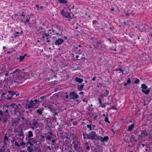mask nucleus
I'll return each mask as SVG.
<instances>
[{
    "label": "nucleus",
    "instance_id": "1",
    "mask_svg": "<svg viewBox=\"0 0 152 152\" xmlns=\"http://www.w3.org/2000/svg\"><path fill=\"white\" fill-rule=\"evenodd\" d=\"M18 19L25 25L30 26L31 23L30 22V16L29 15L24 14V12H23L21 14L18 16Z\"/></svg>",
    "mask_w": 152,
    "mask_h": 152
},
{
    "label": "nucleus",
    "instance_id": "2",
    "mask_svg": "<svg viewBox=\"0 0 152 152\" xmlns=\"http://www.w3.org/2000/svg\"><path fill=\"white\" fill-rule=\"evenodd\" d=\"M101 42H93L89 46V48L92 49H95L96 50H101V52L99 53L100 55H104V51L102 50L103 48Z\"/></svg>",
    "mask_w": 152,
    "mask_h": 152
},
{
    "label": "nucleus",
    "instance_id": "3",
    "mask_svg": "<svg viewBox=\"0 0 152 152\" xmlns=\"http://www.w3.org/2000/svg\"><path fill=\"white\" fill-rule=\"evenodd\" d=\"M77 138L75 137L73 139L72 143L73 145L74 149L77 152H82V147H80L81 143L77 139Z\"/></svg>",
    "mask_w": 152,
    "mask_h": 152
},
{
    "label": "nucleus",
    "instance_id": "4",
    "mask_svg": "<svg viewBox=\"0 0 152 152\" xmlns=\"http://www.w3.org/2000/svg\"><path fill=\"white\" fill-rule=\"evenodd\" d=\"M51 34V32H48V33H46L45 32L41 34L42 37H41V39L43 41L47 43H49L50 42V34Z\"/></svg>",
    "mask_w": 152,
    "mask_h": 152
},
{
    "label": "nucleus",
    "instance_id": "5",
    "mask_svg": "<svg viewBox=\"0 0 152 152\" xmlns=\"http://www.w3.org/2000/svg\"><path fill=\"white\" fill-rule=\"evenodd\" d=\"M86 136H87L88 139L95 140H96L97 134L95 131H93L89 132L88 134H86Z\"/></svg>",
    "mask_w": 152,
    "mask_h": 152
},
{
    "label": "nucleus",
    "instance_id": "6",
    "mask_svg": "<svg viewBox=\"0 0 152 152\" xmlns=\"http://www.w3.org/2000/svg\"><path fill=\"white\" fill-rule=\"evenodd\" d=\"M17 135L18 136V137H16L17 140L23 141L25 135L22 129L21 128L20 130L17 131Z\"/></svg>",
    "mask_w": 152,
    "mask_h": 152
},
{
    "label": "nucleus",
    "instance_id": "7",
    "mask_svg": "<svg viewBox=\"0 0 152 152\" xmlns=\"http://www.w3.org/2000/svg\"><path fill=\"white\" fill-rule=\"evenodd\" d=\"M152 30V26L151 24H145L144 27L140 29L141 32L146 33Z\"/></svg>",
    "mask_w": 152,
    "mask_h": 152
},
{
    "label": "nucleus",
    "instance_id": "8",
    "mask_svg": "<svg viewBox=\"0 0 152 152\" xmlns=\"http://www.w3.org/2000/svg\"><path fill=\"white\" fill-rule=\"evenodd\" d=\"M60 13L61 15L64 18H68V20L70 21L71 20L72 18L70 14L67 11H65L64 9H62L60 11Z\"/></svg>",
    "mask_w": 152,
    "mask_h": 152
},
{
    "label": "nucleus",
    "instance_id": "9",
    "mask_svg": "<svg viewBox=\"0 0 152 152\" xmlns=\"http://www.w3.org/2000/svg\"><path fill=\"white\" fill-rule=\"evenodd\" d=\"M39 124L37 121L34 119L32 123L30 124V127L33 130H34L39 128Z\"/></svg>",
    "mask_w": 152,
    "mask_h": 152
},
{
    "label": "nucleus",
    "instance_id": "10",
    "mask_svg": "<svg viewBox=\"0 0 152 152\" xmlns=\"http://www.w3.org/2000/svg\"><path fill=\"white\" fill-rule=\"evenodd\" d=\"M74 50L77 54H81L82 52V45H76L74 46Z\"/></svg>",
    "mask_w": 152,
    "mask_h": 152
},
{
    "label": "nucleus",
    "instance_id": "11",
    "mask_svg": "<svg viewBox=\"0 0 152 152\" xmlns=\"http://www.w3.org/2000/svg\"><path fill=\"white\" fill-rule=\"evenodd\" d=\"M70 99H78L79 96L75 91H72L70 92L69 94Z\"/></svg>",
    "mask_w": 152,
    "mask_h": 152
},
{
    "label": "nucleus",
    "instance_id": "12",
    "mask_svg": "<svg viewBox=\"0 0 152 152\" xmlns=\"http://www.w3.org/2000/svg\"><path fill=\"white\" fill-rule=\"evenodd\" d=\"M4 114V117H1L3 123H5L8 120V118L9 115V113L8 110H6L4 112H3Z\"/></svg>",
    "mask_w": 152,
    "mask_h": 152
},
{
    "label": "nucleus",
    "instance_id": "13",
    "mask_svg": "<svg viewBox=\"0 0 152 152\" xmlns=\"http://www.w3.org/2000/svg\"><path fill=\"white\" fill-rule=\"evenodd\" d=\"M21 77L17 76L16 78L13 79L12 83L15 85H18L21 84L22 82L21 80Z\"/></svg>",
    "mask_w": 152,
    "mask_h": 152
},
{
    "label": "nucleus",
    "instance_id": "14",
    "mask_svg": "<svg viewBox=\"0 0 152 152\" xmlns=\"http://www.w3.org/2000/svg\"><path fill=\"white\" fill-rule=\"evenodd\" d=\"M48 108L50 109V112L53 113L52 118H54L56 115H57L59 113L58 110L56 109H54L51 107H49Z\"/></svg>",
    "mask_w": 152,
    "mask_h": 152
},
{
    "label": "nucleus",
    "instance_id": "15",
    "mask_svg": "<svg viewBox=\"0 0 152 152\" xmlns=\"http://www.w3.org/2000/svg\"><path fill=\"white\" fill-rule=\"evenodd\" d=\"M35 105V104L33 103V100L31 99L30 102L26 105V106L25 107V108L26 110L28 109L30 110L29 109L30 108L33 107Z\"/></svg>",
    "mask_w": 152,
    "mask_h": 152
},
{
    "label": "nucleus",
    "instance_id": "16",
    "mask_svg": "<svg viewBox=\"0 0 152 152\" xmlns=\"http://www.w3.org/2000/svg\"><path fill=\"white\" fill-rule=\"evenodd\" d=\"M23 34V31L22 30L21 31H20V32H19L18 31H15L13 35L14 37L15 38H16L17 37H18L20 36H22Z\"/></svg>",
    "mask_w": 152,
    "mask_h": 152
},
{
    "label": "nucleus",
    "instance_id": "17",
    "mask_svg": "<svg viewBox=\"0 0 152 152\" xmlns=\"http://www.w3.org/2000/svg\"><path fill=\"white\" fill-rule=\"evenodd\" d=\"M64 40L62 39L58 38L56 40L54 44L56 45H59L63 43Z\"/></svg>",
    "mask_w": 152,
    "mask_h": 152
},
{
    "label": "nucleus",
    "instance_id": "18",
    "mask_svg": "<svg viewBox=\"0 0 152 152\" xmlns=\"http://www.w3.org/2000/svg\"><path fill=\"white\" fill-rule=\"evenodd\" d=\"M98 101L99 104H100L99 107H101L102 108H105L106 107L105 104L102 103V99L101 98L99 97L98 98Z\"/></svg>",
    "mask_w": 152,
    "mask_h": 152
},
{
    "label": "nucleus",
    "instance_id": "19",
    "mask_svg": "<svg viewBox=\"0 0 152 152\" xmlns=\"http://www.w3.org/2000/svg\"><path fill=\"white\" fill-rule=\"evenodd\" d=\"M9 139L7 136V135L5 134L4 135V139L3 140L4 145H7V142H8L9 143H10V142L8 140Z\"/></svg>",
    "mask_w": 152,
    "mask_h": 152
},
{
    "label": "nucleus",
    "instance_id": "20",
    "mask_svg": "<svg viewBox=\"0 0 152 152\" xmlns=\"http://www.w3.org/2000/svg\"><path fill=\"white\" fill-rule=\"evenodd\" d=\"M142 134L145 137L147 136L150 133V132L146 129L143 130L141 131Z\"/></svg>",
    "mask_w": 152,
    "mask_h": 152
},
{
    "label": "nucleus",
    "instance_id": "21",
    "mask_svg": "<svg viewBox=\"0 0 152 152\" xmlns=\"http://www.w3.org/2000/svg\"><path fill=\"white\" fill-rule=\"evenodd\" d=\"M135 124L134 123L128 126L127 131L129 132L132 131L133 129L135 128Z\"/></svg>",
    "mask_w": 152,
    "mask_h": 152
},
{
    "label": "nucleus",
    "instance_id": "22",
    "mask_svg": "<svg viewBox=\"0 0 152 152\" xmlns=\"http://www.w3.org/2000/svg\"><path fill=\"white\" fill-rule=\"evenodd\" d=\"M69 140H65V141L63 142V145L64 147L66 148V147L67 148H68L67 147L69 146Z\"/></svg>",
    "mask_w": 152,
    "mask_h": 152
},
{
    "label": "nucleus",
    "instance_id": "23",
    "mask_svg": "<svg viewBox=\"0 0 152 152\" xmlns=\"http://www.w3.org/2000/svg\"><path fill=\"white\" fill-rule=\"evenodd\" d=\"M109 139V137L108 136H105L104 137H102L101 142L104 143L105 142H107Z\"/></svg>",
    "mask_w": 152,
    "mask_h": 152
},
{
    "label": "nucleus",
    "instance_id": "24",
    "mask_svg": "<svg viewBox=\"0 0 152 152\" xmlns=\"http://www.w3.org/2000/svg\"><path fill=\"white\" fill-rule=\"evenodd\" d=\"M32 138H29L27 140V142L26 143V145H28V144H29L30 146L31 147H33V144L31 142V140H32Z\"/></svg>",
    "mask_w": 152,
    "mask_h": 152
},
{
    "label": "nucleus",
    "instance_id": "25",
    "mask_svg": "<svg viewBox=\"0 0 152 152\" xmlns=\"http://www.w3.org/2000/svg\"><path fill=\"white\" fill-rule=\"evenodd\" d=\"M27 147V150L28 152H34V149L33 147L31 146H28V145H26Z\"/></svg>",
    "mask_w": 152,
    "mask_h": 152
},
{
    "label": "nucleus",
    "instance_id": "26",
    "mask_svg": "<svg viewBox=\"0 0 152 152\" xmlns=\"http://www.w3.org/2000/svg\"><path fill=\"white\" fill-rule=\"evenodd\" d=\"M85 148L87 150V151H89L90 150V148L89 145L87 142H86L85 145Z\"/></svg>",
    "mask_w": 152,
    "mask_h": 152
},
{
    "label": "nucleus",
    "instance_id": "27",
    "mask_svg": "<svg viewBox=\"0 0 152 152\" xmlns=\"http://www.w3.org/2000/svg\"><path fill=\"white\" fill-rule=\"evenodd\" d=\"M84 84H85L83 83V84L77 86V88L78 90L79 91H82L84 86Z\"/></svg>",
    "mask_w": 152,
    "mask_h": 152
},
{
    "label": "nucleus",
    "instance_id": "28",
    "mask_svg": "<svg viewBox=\"0 0 152 152\" xmlns=\"http://www.w3.org/2000/svg\"><path fill=\"white\" fill-rule=\"evenodd\" d=\"M74 80L75 81L78 82L79 83H81L83 81V80L82 79L79 78L77 77H76L75 78Z\"/></svg>",
    "mask_w": 152,
    "mask_h": 152
},
{
    "label": "nucleus",
    "instance_id": "29",
    "mask_svg": "<svg viewBox=\"0 0 152 152\" xmlns=\"http://www.w3.org/2000/svg\"><path fill=\"white\" fill-rule=\"evenodd\" d=\"M64 136L65 137L69 140H70V136L69 135V133L68 132H65L64 134Z\"/></svg>",
    "mask_w": 152,
    "mask_h": 152
},
{
    "label": "nucleus",
    "instance_id": "30",
    "mask_svg": "<svg viewBox=\"0 0 152 152\" xmlns=\"http://www.w3.org/2000/svg\"><path fill=\"white\" fill-rule=\"evenodd\" d=\"M137 140L135 139V137L134 135H132L130 138V141L131 142H133L134 141H137Z\"/></svg>",
    "mask_w": 152,
    "mask_h": 152
},
{
    "label": "nucleus",
    "instance_id": "31",
    "mask_svg": "<svg viewBox=\"0 0 152 152\" xmlns=\"http://www.w3.org/2000/svg\"><path fill=\"white\" fill-rule=\"evenodd\" d=\"M9 106H10V107L15 108V110L18 107L17 104L15 103H12L9 104Z\"/></svg>",
    "mask_w": 152,
    "mask_h": 152
},
{
    "label": "nucleus",
    "instance_id": "32",
    "mask_svg": "<svg viewBox=\"0 0 152 152\" xmlns=\"http://www.w3.org/2000/svg\"><path fill=\"white\" fill-rule=\"evenodd\" d=\"M115 71L116 72H118V73H121V72L122 74H123L124 70L122 69L121 68H119L116 69H115Z\"/></svg>",
    "mask_w": 152,
    "mask_h": 152
},
{
    "label": "nucleus",
    "instance_id": "33",
    "mask_svg": "<svg viewBox=\"0 0 152 152\" xmlns=\"http://www.w3.org/2000/svg\"><path fill=\"white\" fill-rule=\"evenodd\" d=\"M52 135H47V137H46V141H50L52 139Z\"/></svg>",
    "mask_w": 152,
    "mask_h": 152
},
{
    "label": "nucleus",
    "instance_id": "34",
    "mask_svg": "<svg viewBox=\"0 0 152 152\" xmlns=\"http://www.w3.org/2000/svg\"><path fill=\"white\" fill-rule=\"evenodd\" d=\"M33 136V134L32 132L31 131H29L28 132V137L31 138V137H32Z\"/></svg>",
    "mask_w": 152,
    "mask_h": 152
},
{
    "label": "nucleus",
    "instance_id": "35",
    "mask_svg": "<svg viewBox=\"0 0 152 152\" xmlns=\"http://www.w3.org/2000/svg\"><path fill=\"white\" fill-rule=\"evenodd\" d=\"M141 91L145 94H148L150 92V89H147L145 91L144 90L142 89Z\"/></svg>",
    "mask_w": 152,
    "mask_h": 152
},
{
    "label": "nucleus",
    "instance_id": "36",
    "mask_svg": "<svg viewBox=\"0 0 152 152\" xmlns=\"http://www.w3.org/2000/svg\"><path fill=\"white\" fill-rule=\"evenodd\" d=\"M10 51L7 52V54H9L12 53L13 52H15L16 51V50L14 49L13 48H10Z\"/></svg>",
    "mask_w": 152,
    "mask_h": 152
},
{
    "label": "nucleus",
    "instance_id": "37",
    "mask_svg": "<svg viewBox=\"0 0 152 152\" xmlns=\"http://www.w3.org/2000/svg\"><path fill=\"white\" fill-rule=\"evenodd\" d=\"M9 94H10L11 96H12L15 94V92L14 91L9 90L8 91Z\"/></svg>",
    "mask_w": 152,
    "mask_h": 152
},
{
    "label": "nucleus",
    "instance_id": "38",
    "mask_svg": "<svg viewBox=\"0 0 152 152\" xmlns=\"http://www.w3.org/2000/svg\"><path fill=\"white\" fill-rule=\"evenodd\" d=\"M47 135H53V133L51 131V129H48L47 132Z\"/></svg>",
    "mask_w": 152,
    "mask_h": 152
},
{
    "label": "nucleus",
    "instance_id": "39",
    "mask_svg": "<svg viewBox=\"0 0 152 152\" xmlns=\"http://www.w3.org/2000/svg\"><path fill=\"white\" fill-rule=\"evenodd\" d=\"M39 98H38L37 99H35L33 100V103H34L35 104V105L39 102Z\"/></svg>",
    "mask_w": 152,
    "mask_h": 152
},
{
    "label": "nucleus",
    "instance_id": "40",
    "mask_svg": "<svg viewBox=\"0 0 152 152\" xmlns=\"http://www.w3.org/2000/svg\"><path fill=\"white\" fill-rule=\"evenodd\" d=\"M59 3L61 4H67V1L66 0H58Z\"/></svg>",
    "mask_w": 152,
    "mask_h": 152
},
{
    "label": "nucleus",
    "instance_id": "41",
    "mask_svg": "<svg viewBox=\"0 0 152 152\" xmlns=\"http://www.w3.org/2000/svg\"><path fill=\"white\" fill-rule=\"evenodd\" d=\"M105 95L102 94L101 95V96L102 97H103L104 96H107L109 94V92L107 90H106V92L104 94Z\"/></svg>",
    "mask_w": 152,
    "mask_h": 152
},
{
    "label": "nucleus",
    "instance_id": "42",
    "mask_svg": "<svg viewBox=\"0 0 152 152\" xmlns=\"http://www.w3.org/2000/svg\"><path fill=\"white\" fill-rule=\"evenodd\" d=\"M141 88L142 89H146L148 88V86L145 84H143L141 85Z\"/></svg>",
    "mask_w": 152,
    "mask_h": 152
},
{
    "label": "nucleus",
    "instance_id": "43",
    "mask_svg": "<svg viewBox=\"0 0 152 152\" xmlns=\"http://www.w3.org/2000/svg\"><path fill=\"white\" fill-rule=\"evenodd\" d=\"M86 127L88 128L89 130L90 131L92 130V129H94V128H92L91 125V124H87Z\"/></svg>",
    "mask_w": 152,
    "mask_h": 152
},
{
    "label": "nucleus",
    "instance_id": "44",
    "mask_svg": "<svg viewBox=\"0 0 152 152\" xmlns=\"http://www.w3.org/2000/svg\"><path fill=\"white\" fill-rule=\"evenodd\" d=\"M145 137L143 135V134H142V133H141V134L139 135L138 137V139L139 140H142L143 138H144Z\"/></svg>",
    "mask_w": 152,
    "mask_h": 152
},
{
    "label": "nucleus",
    "instance_id": "45",
    "mask_svg": "<svg viewBox=\"0 0 152 152\" xmlns=\"http://www.w3.org/2000/svg\"><path fill=\"white\" fill-rule=\"evenodd\" d=\"M45 137L43 135H41L40 136V141L42 142H44V138Z\"/></svg>",
    "mask_w": 152,
    "mask_h": 152
},
{
    "label": "nucleus",
    "instance_id": "46",
    "mask_svg": "<svg viewBox=\"0 0 152 152\" xmlns=\"http://www.w3.org/2000/svg\"><path fill=\"white\" fill-rule=\"evenodd\" d=\"M5 149L4 145L1 146V148L0 149V152H5Z\"/></svg>",
    "mask_w": 152,
    "mask_h": 152
},
{
    "label": "nucleus",
    "instance_id": "47",
    "mask_svg": "<svg viewBox=\"0 0 152 152\" xmlns=\"http://www.w3.org/2000/svg\"><path fill=\"white\" fill-rule=\"evenodd\" d=\"M134 79H135L134 81V83L136 84H138L140 82V80L136 78H134Z\"/></svg>",
    "mask_w": 152,
    "mask_h": 152
},
{
    "label": "nucleus",
    "instance_id": "48",
    "mask_svg": "<svg viewBox=\"0 0 152 152\" xmlns=\"http://www.w3.org/2000/svg\"><path fill=\"white\" fill-rule=\"evenodd\" d=\"M104 120L105 122H107L109 124H110V122L109 120V118H108V117L107 116H106L105 117Z\"/></svg>",
    "mask_w": 152,
    "mask_h": 152
},
{
    "label": "nucleus",
    "instance_id": "49",
    "mask_svg": "<svg viewBox=\"0 0 152 152\" xmlns=\"http://www.w3.org/2000/svg\"><path fill=\"white\" fill-rule=\"evenodd\" d=\"M4 65L3 64H0V71L4 70Z\"/></svg>",
    "mask_w": 152,
    "mask_h": 152
},
{
    "label": "nucleus",
    "instance_id": "50",
    "mask_svg": "<svg viewBox=\"0 0 152 152\" xmlns=\"http://www.w3.org/2000/svg\"><path fill=\"white\" fill-rule=\"evenodd\" d=\"M25 59V58H17V59L19 60V61L20 62L23 61Z\"/></svg>",
    "mask_w": 152,
    "mask_h": 152
},
{
    "label": "nucleus",
    "instance_id": "51",
    "mask_svg": "<svg viewBox=\"0 0 152 152\" xmlns=\"http://www.w3.org/2000/svg\"><path fill=\"white\" fill-rule=\"evenodd\" d=\"M36 111L39 114H41L42 113V111L39 109H38L36 110Z\"/></svg>",
    "mask_w": 152,
    "mask_h": 152
},
{
    "label": "nucleus",
    "instance_id": "52",
    "mask_svg": "<svg viewBox=\"0 0 152 152\" xmlns=\"http://www.w3.org/2000/svg\"><path fill=\"white\" fill-rule=\"evenodd\" d=\"M21 70L20 69H16L15 70H14L12 72L13 74H15V73H16V72H18L19 71H20Z\"/></svg>",
    "mask_w": 152,
    "mask_h": 152
},
{
    "label": "nucleus",
    "instance_id": "53",
    "mask_svg": "<svg viewBox=\"0 0 152 152\" xmlns=\"http://www.w3.org/2000/svg\"><path fill=\"white\" fill-rule=\"evenodd\" d=\"M19 145H20V146L23 145H26V143L24 142H23V141H22L20 143Z\"/></svg>",
    "mask_w": 152,
    "mask_h": 152
},
{
    "label": "nucleus",
    "instance_id": "54",
    "mask_svg": "<svg viewBox=\"0 0 152 152\" xmlns=\"http://www.w3.org/2000/svg\"><path fill=\"white\" fill-rule=\"evenodd\" d=\"M0 115L2 117H4V114L3 113V112L1 110H0Z\"/></svg>",
    "mask_w": 152,
    "mask_h": 152
},
{
    "label": "nucleus",
    "instance_id": "55",
    "mask_svg": "<svg viewBox=\"0 0 152 152\" xmlns=\"http://www.w3.org/2000/svg\"><path fill=\"white\" fill-rule=\"evenodd\" d=\"M12 96H9L8 95L7 96V99L9 100H10L12 99Z\"/></svg>",
    "mask_w": 152,
    "mask_h": 152
},
{
    "label": "nucleus",
    "instance_id": "56",
    "mask_svg": "<svg viewBox=\"0 0 152 152\" xmlns=\"http://www.w3.org/2000/svg\"><path fill=\"white\" fill-rule=\"evenodd\" d=\"M127 82L129 85L131 84V79L130 78H129L127 80Z\"/></svg>",
    "mask_w": 152,
    "mask_h": 152
},
{
    "label": "nucleus",
    "instance_id": "57",
    "mask_svg": "<svg viewBox=\"0 0 152 152\" xmlns=\"http://www.w3.org/2000/svg\"><path fill=\"white\" fill-rule=\"evenodd\" d=\"M87 99V98H84L83 99L82 101L83 102H88Z\"/></svg>",
    "mask_w": 152,
    "mask_h": 152
},
{
    "label": "nucleus",
    "instance_id": "58",
    "mask_svg": "<svg viewBox=\"0 0 152 152\" xmlns=\"http://www.w3.org/2000/svg\"><path fill=\"white\" fill-rule=\"evenodd\" d=\"M64 38L65 39V41L66 42H69V39H68L67 37L66 36H64Z\"/></svg>",
    "mask_w": 152,
    "mask_h": 152
},
{
    "label": "nucleus",
    "instance_id": "59",
    "mask_svg": "<svg viewBox=\"0 0 152 152\" xmlns=\"http://www.w3.org/2000/svg\"><path fill=\"white\" fill-rule=\"evenodd\" d=\"M15 146H17L18 147H19L20 146V145L18 143V142L17 141H15Z\"/></svg>",
    "mask_w": 152,
    "mask_h": 152
},
{
    "label": "nucleus",
    "instance_id": "60",
    "mask_svg": "<svg viewBox=\"0 0 152 152\" xmlns=\"http://www.w3.org/2000/svg\"><path fill=\"white\" fill-rule=\"evenodd\" d=\"M102 138V137L101 136H98L97 135V137H96V139H98L99 140H101H101Z\"/></svg>",
    "mask_w": 152,
    "mask_h": 152
},
{
    "label": "nucleus",
    "instance_id": "61",
    "mask_svg": "<svg viewBox=\"0 0 152 152\" xmlns=\"http://www.w3.org/2000/svg\"><path fill=\"white\" fill-rule=\"evenodd\" d=\"M65 94H66V95L65 96V98H66V99H68V98L69 99V98L70 99L69 96L67 94V92L65 93Z\"/></svg>",
    "mask_w": 152,
    "mask_h": 152
},
{
    "label": "nucleus",
    "instance_id": "62",
    "mask_svg": "<svg viewBox=\"0 0 152 152\" xmlns=\"http://www.w3.org/2000/svg\"><path fill=\"white\" fill-rule=\"evenodd\" d=\"M46 96H42L40 97L39 99H45L46 98Z\"/></svg>",
    "mask_w": 152,
    "mask_h": 152
},
{
    "label": "nucleus",
    "instance_id": "63",
    "mask_svg": "<svg viewBox=\"0 0 152 152\" xmlns=\"http://www.w3.org/2000/svg\"><path fill=\"white\" fill-rule=\"evenodd\" d=\"M124 13H125L126 15L127 16H129V14L128 12H124Z\"/></svg>",
    "mask_w": 152,
    "mask_h": 152
},
{
    "label": "nucleus",
    "instance_id": "64",
    "mask_svg": "<svg viewBox=\"0 0 152 152\" xmlns=\"http://www.w3.org/2000/svg\"><path fill=\"white\" fill-rule=\"evenodd\" d=\"M92 152H100V151L97 149H94Z\"/></svg>",
    "mask_w": 152,
    "mask_h": 152
}]
</instances>
